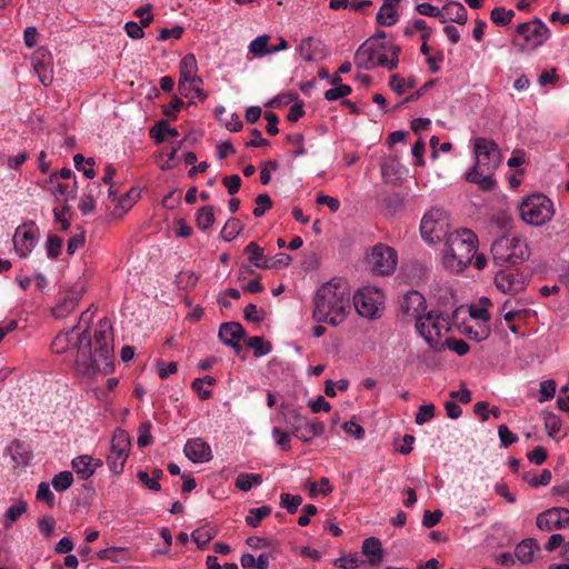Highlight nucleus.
<instances>
[{"instance_id": "nucleus-35", "label": "nucleus", "mask_w": 569, "mask_h": 569, "mask_svg": "<svg viewBox=\"0 0 569 569\" xmlns=\"http://www.w3.org/2000/svg\"><path fill=\"white\" fill-rule=\"evenodd\" d=\"M150 136L157 142H163L168 137H177L178 131L176 128L170 127L166 121H160L150 130Z\"/></svg>"}, {"instance_id": "nucleus-2", "label": "nucleus", "mask_w": 569, "mask_h": 569, "mask_svg": "<svg viewBox=\"0 0 569 569\" xmlns=\"http://www.w3.org/2000/svg\"><path fill=\"white\" fill-rule=\"evenodd\" d=\"M351 310V293L347 282L333 278L321 284L313 298L312 317L332 327L341 325Z\"/></svg>"}, {"instance_id": "nucleus-23", "label": "nucleus", "mask_w": 569, "mask_h": 569, "mask_svg": "<svg viewBox=\"0 0 569 569\" xmlns=\"http://www.w3.org/2000/svg\"><path fill=\"white\" fill-rule=\"evenodd\" d=\"M244 330L238 322H226L219 329V338L227 346L239 350V341L243 337Z\"/></svg>"}, {"instance_id": "nucleus-28", "label": "nucleus", "mask_w": 569, "mask_h": 569, "mask_svg": "<svg viewBox=\"0 0 569 569\" xmlns=\"http://www.w3.org/2000/svg\"><path fill=\"white\" fill-rule=\"evenodd\" d=\"M538 543L535 539L528 538L522 540L516 547V557L521 563H529L533 559L535 551L538 550Z\"/></svg>"}, {"instance_id": "nucleus-4", "label": "nucleus", "mask_w": 569, "mask_h": 569, "mask_svg": "<svg viewBox=\"0 0 569 569\" xmlns=\"http://www.w3.org/2000/svg\"><path fill=\"white\" fill-rule=\"evenodd\" d=\"M472 261L478 270H482L487 266L486 256L478 253L477 234L466 228L449 232L442 249L443 267L451 272L459 273Z\"/></svg>"}, {"instance_id": "nucleus-1", "label": "nucleus", "mask_w": 569, "mask_h": 569, "mask_svg": "<svg viewBox=\"0 0 569 569\" xmlns=\"http://www.w3.org/2000/svg\"><path fill=\"white\" fill-rule=\"evenodd\" d=\"M93 351L86 332L78 333L76 328L59 333L51 343L54 353L76 350L74 372L86 382L94 380L99 375L113 371V330L109 319L99 320L93 335Z\"/></svg>"}, {"instance_id": "nucleus-57", "label": "nucleus", "mask_w": 569, "mask_h": 569, "mask_svg": "<svg viewBox=\"0 0 569 569\" xmlns=\"http://www.w3.org/2000/svg\"><path fill=\"white\" fill-rule=\"evenodd\" d=\"M332 486L328 478H321L319 485L316 482L310 483V496L316 497L317 495L328 496L332 491Z\"/></svg>"}, {"instance_id": "nucleus-46", "label": "nucleus", "mask_w": 569, "mask_h": 569, "mask_svg": "<svg viewBox=\"0 0 569 569\" xmlns=\"http://www.w3.org/2000/svg\"><path fill=\"white\" fill-rule=\"evenodd\" d=\"M292 259L288 253L280 252L273 257L267 258L263 269H280L288 267Z\"/></svg>"}, {"instance_id": "nucleus-37", "label": "nucleus", "mask_w": 569, "mask_h": 569, "mask_svg": "<svg viewBox=\"0 0 569 569\" xmlns=\"http://www.w3.org/2000/svg\"><path fill=\"white\" fill-rule=\"evenodd\" d=\"M79 301L77 296L66 297L60 303H58L52 313L56 318H64L74 310Z\"/></svg>"}, {"instance_id": "nucleus-43", "label": "nucleus", "mask_w": 569, "mask_h": 569, "mask_svg": "<svg viewBox=\"0 0 569 569\" xmlns=\"http://www.w3.org/2000/svg\"><path fill=\"white\" fill-rule=\"evenodd\" d=\"M242 230V224L239 220L229 219L221 230V236L226 241L236 239Z\"/></svg>"}, {"instance_id": "nucleus-34", "label": "nucleus", "mask_w": 569, "mask_h": 569, "mask_svg": "<svg viewBox=\"0 0 569 569\" xmlns=\"http://www.w3.org/2000/svg\"><path fill=\"white\" fill-rule=\"evenodd\" d=\"M416 84L415 77L401 78L398 74H392L389 81L391 90L398 94H403L407 90L415 88Z\"/></svg>"}, {"instance_id": "nucleus-49", "label": "nucleus", "mask_w": 569, "mask_h": 569, "mask_svg": "<svg viewBox=\"0 0 569 569\" xmlns=\"http://www.w3.org/2000/svg\"><path fill=\"white\" fill-rule=\"evenodd\" d=\"M247 345L254 350L258 357L268 355L271 351L270 343L264 341L261 337H250Z\"/></svg>"}, {"instance_id": "nucleus-50", "label": "nucleus", "mask_w": 569, "mask_h": 569, "mask_svg": "<svg viewBox=\"0 0 569 569\" xmlns=\"http://www.w3.org/2000/svg\"><path fill=\"white\" fill-rule=\"evenodd\" d=\"M36 497L39 501L46 502L49 507H52L56 503V497L48 482L42 481L38 485Z\"/></svg>"}, {"instance_id": "nucleus-14", "label": "nucleus", "mask_w": 569, "mask_h": 569, "mask_svg": "<svg viewBox=\"0 0 569 569\" xmlns=\"http://www.w3.org/2000/svg\"><path fill=\"white\" fill-rule=\"evenodd\" d=\"M13 247L20 258H27L39 241V228L34 222L19 226L13 234Z\"/></svg>"}, {"instance_id": "nucleus-21", "label": "nucleus", "mask_w": 569, "mask_h": 569, "mask_svg": "<svg viewBox=\"0 0 569 569\" xmlns=\"http://www.w3.org/2000/svg\"><path fill=\"white\" fill-rule=\"evenodd\" d=\"M101 466L100 459H93L89 455L78 456L71 461L72 469L83 480L89 479Z\"/></svg>"}, {"instance_id": "nucleus-51", "label": "nucleus", "mask_w": 569, "mask_h": 569, "mask_svg": "<svg viewBox=\"0 0 569 569\" xmlns=\"http://www.w3.org/2000/svg\"><path fill=\"white\" fill-rule=\"evenodd\" d=\"M62 249V240L58 236L50 234L48 236L47 242H46V252L47 256L51 259L57 258Z\"/></svg>"}, {"instance_id": "nucleus-13", "label": "nucleus", "mask_w": 569, "mask_h": 569, "mask_svg": "<svg viewBox=\"0 0 569 569\" xmlns=\"http://www.w3.org/2000/svg\"><path fill=\"white\" fill-rule=\"evenodd\" d=\"M130 445L128 432L122 429H117L113 432L110 452L107 457V463L112 473L119 475L123 471L124 463L129 456Z\"/></svg>"}, {"instance_id": "nucleus-12", "label": "nucleus", "mask_w": 569, "mask_h": 569, "mask_svg": "<svg viewBox=\"0 0 569 569\" xmlns=\"http://www.w3.org/2000/svg\"><path fill=\"white\" fill-rule=\"evenodd\" d=\"M448 228V219L441 209L432 208L421 219L420 233L422 239L428 243H437L442 238L446 239Z\"/></svg>"}, {"instance_id": "nucleus-16", "label": "nucleus", "mask_w": 569, "mask_h": 569, "mask_svg": "<svg viewBox=\"0 0 569 569\" xmlns=\"http://www.w3.org/2000/svg\"><path fill=\"white\" fill-rule=\"evenodd\" d=\"M41 187L43 190L50 192L56 201L63 203H68L70 200H73L78 191L76 179L72 181H62L52 176H49Z\"/></svg>"}, {"instance_id": "nucleus-38", "label": "nucleus", "mask_w": 569, "mask_h": 569, "mask_svg": "<svg viewBox=\"0 0 569 569\" xmlns=\"http://www.w3.org/2000/svg\"><path fill=\"white\" fill-rule=\"evenodd\" d=\"M246 253L248 254L249 261L257 268H263L266 264L267 258L263 254V249L259 247L256 242H250L246 249Z\"/></svg>"}, {"instance_id": "nucleus-56", "label": "nucleus", "mask_w": 569, "mask_h": 569, "mask_svg": "<svg viewBox=\"0 0 569 569\" xmlns=\"http://www.w3.org/2000/svg\"><path fill=\"white\" fill-rule=\"evenodd\" d=\"M351 87L350 86H338L332 87L331 89L327 90L325 92V98L328 101H336L338 99L345 98L351 93Z\"/></svg>"}, {"instance_id": "nucleus-45", "label": "nucleus", "mask_w": 569, "mask_h": 569, "mask_svg": "<svg viewBox=\"0 0 569 569\" xmlns=\"http://www.w3.org/2000/svg\"><path fill=\"white\" fill-rule=\"evenodd\" d=\"M515 17V12L512 10H507L503 7H496L492 9L490 18L492 22L498 26H506L511 22Z\"/></svg>"}, {"instance_id": "nucleus-18", "label": "nucleus", "mask_w": 569, "mask_h": 569, "mask_svg": "<svg viewBox=\"0 0 569 569\" xmlns=\"http://www.w3.org/2000/svg\"><path fill=\"white\" fill-rule=\"evenodd\" d=\"M495 284L501 292L512 296L526 288L527 279L515 270L499 271L495 277Z\"/></svg>"}, {"instance_id": "nucleus-31", "label": "nucleus", "mask_w": 569, "mask_h": 569, "mask_svg": "<svg viewBox=\"0 0 569 569\" xmlns=\"http://www.w3.org/2000/svg\"><path fill=\"white\" fill-rule=\"evenodd\" d=\"M26 511L27 502L23 499H20L17 503L9 507L4 512V528H10Z\"/></svg>"}, {"instance_id": "nucleus-17", "label": "nucleus", "mask_w": 569, "mask_h": 569, "mask_svg": "<svg viewBox=\"0 0 569 569\" xmlns=\"http://www.w3.org/2000/svg\"><path fill=\"white\" fill-rule=\"evenodd\" d=\"M536 523L540 530L545 531L569 527V509L551 508L538 515Z\"/></svg>"}, {"instance_id": "nucleus-55", "label": "nucleus", "mask_w": 569, "mask_h": 569, "mask_svg": "<svg viewBox=\"0 0 569 569\" xmlns=\"http://www.w3.org/2000/svg\"><path fill=\"white\" fill-rule=\"evenodd\" d=\"M272 206V201L270 197L266 193L259 194L256 198V208L253 209V214L257 218L262 217L267 210H269Z\"/></svg>"}, {"instance_id": "nucleus-36", "label": "nucleus", "mask_w": 569, "mask_h": 569, "mask_svg": "<svg viewBox=\"0 0 569 569\" xmlns=\"http://www.w3.org/2000/svg\"><path fill=\"white\" fill-rule=\"evenodd\" d=\"M381 173L387 180L399 179L402 176V167L397 159L389 158L381 164Z\"/></svg>"}, {"instance_id": "nucleus-58", "label": "nucleus", "mask_w": 569, "mask_h": 569, "mask_svg": "<svg viewBox=\"0 0 569 569\" xmlns=\"http://www.w3.org/2000/svg\"><path fill=\"white\" fill-rule=\"evenodd\" d=\"M202 82H196L191 80L178 81V91L181 96L188 98L190 100V103H194V97L191 96L192 91L196 87L201 86Z\"/></svg>"}, {"instance_id": "nucleus-22", "label": "nucleus", "mask_w": 569, "mask_h": 569, "mask_svg": "<svg viewBox=\"0 0 569 569\" xmlns=\"http://www.w3.org/2000/svg\"><path fill=\"white\" fill-rule=\"evenodd\" d=\"M540 418L543 422L545 430L551 439L560 441L567 436V432L562 431L563 425L559 416L552 411L543 410L540 413Z\"/></svg>"}, {"instance_id": "nucleus-7", "label": "nucleus", "mask_w": 569, "mask_h": 569, "mask_svg": "<svg viewBox=\"0 0 569 569\" xmlns=\"http://www.w3.org/2000/svg\"><path fill=\"white\" fill-rule=\"evenodd\" d=\"M492 258L499 266H517L528 260L531 252L527 241L519 237H501L491 246Z\"/></svg>"}, {"instance_id": "nucleus-42", "label": "nucleus", "mask_w": 569, "mask_h": 569, "mask_svg": "<svg viewBox=\"0 0 569 569\" xmlns=\"http://www.w3.org/2000/svg\"><path fill=\"white\" fill-rule=\"evenodd\" d=\"M52 487L58 492H63L73 483V475L70 471H61L52 478Z\"/></svg>"}, {"instance_id": "nucleus-63", "label": "nucleus", "mask_w": 569, "mask_h": 569, "mask_svg": "<svg viewBox=\"0 0 569 569\" xmlns=\"http://www.w3.org/2000/svg\"><path fill=\"white\" fill-rule=\"evenodd\" d=\"M272 438L281 450L287 451L290 449V436L286 431H282L279 428H273Z\"/></svg>"}, {"instance_id": "nucleus-33", "label": "nucleus", "mask_w": 569, "mask_h": 569, "mask_svg": "<svg viewBox=\"0 0 569 569\" xmlns=\"http://www.w3.org/2000/svg\"><path fill=\"white\" fill-rule=\"evenodd\" d=\"M249 52L253 57H264L271 54V47H269V36L262 34L253 39L249 44Z\"/></svg>"}, {"instance_id": "nucleus-60", "label": "nucleus", "mask_w": 569, "mask_h": 569, "mask_svg": "<svg viewBox=\"0 0 569 569\" xmlns=\"http://www.w3.org/2000/svg\"><path fill=\"white\" fill-rule=\"evenodd\" d=\"M151 10H152L151 4H146V6L140 7L134 10V16L140 19L139 23L143 28L148 27L153 20V14H152Z\"/></svg>"}, {"instance_id": "nucleus-48", "label": "nucleus", "mask_w": 569, "mask_h": 569, "mask_svg": "<svg viewBox=\"0 0 569 569\" xmlns=\"http://www.w3.org/2000/svg\"><path fill=\"white\" fill-rule=\"evenodd\" d=\"M436 408L432 403H425L418 408L415 421L418 426H422L435 417Z\"/></svg>"}, {"instance_id": "nucleus-10", "label": "nucleus", "mask_w": 569, "mask_h": 569, "mask_svg": "<svg viewBox=\"0 0 569 569\" xmlns=\"http://www.w3.org/2000/svg\"><path fill=\"white\" fill-rule=\"evenodd\" d=\"M522 51H535L550 38V29L540 19H533L517 26L516 30Z\"/></svg>"}, {"instance_id": "nucleus-26", "label": "nucleus", "mask_w": 569, "mask_h": 569, "mask_svg": "<svg viewBox=\"0 0 569 569\" xmlns=\"http://www.w3.org/2000/svg\"><path fill=\"white\" fill-rule=\"evenodd\" d=\"M401 0H386L377 13V22L382 26H393L399 14L397 6Z\"/></svg>"}, {"instance_id": "nucleus-11", "label": "nucleus", "mask_w": 569, "mask_h": 569, "mask_svg": "<svg viewBox=\"0 0 569 569\" xmlns=\"http://www.w3.org/2000/svg\"><path fill=\"white\" fill-rule=\"evenodd\" d=\"M367 262L372 272L389 276L397 268L398 254L390 246L377 243L368 252Z\"/></svg>"}, {"instance_id": "nucleus-61", "label": "nucleus", "mask_w": 569, "mask_h": 569, "mask_svg": "<svg viewBox=\"0 0 569 569\" xmlns=\"http://www.w3.org/2000/svg\"><path fill=\"white\" fill-rule=\"evenodd\" d=\"M151 425L150 422H144L139 427V436L137 439V445L140 448L147 447L152 442V436H151Z\"/></svg>"}, {"instance_id": "nucleus-9", "label": "nucleus", "mask_w": 569, "mask_h": 569, "mask_svg": "<svg viewBox=\"0 0 569 569\" xmlns=\"http://www.w3.org/2000/svg\"><path fill=\"white\" fill-rule=\"evenodd\" d=\"M519 212L526 223L541 226L552 218L555 209L551 200L546 196L532 194L521 202Z\"/></svg>"}, {"instance_id": "nucleus-8", "label": "nucleus", "mask_w": 569, "mask_h": 569, "mask_svg": "<svg viewBox=\"0 0 569 569\" xmlns=\"http://www.w3.org/2000/svg\"><path fill=\"white\" fill-rule=\"evenodd\" d=\"M385 293L375 286H363L353 295V305L357 312L367 319L373 320L382 316L385 309Z\"/></svg>"}, {"instance_id": "nucleus-59", "label": "nucleus", "mask_w": 569, "mask_h": 569, "mask_svg": "<svg viewBox=\"0 0 569 569\" xmlns=\"http://www.w3.org/2000/svg\"><path fill=\"white\" fill-rule=\"evenodd\" d=\"M69 209H70V207L68 203H63L61 209H58V208L53 209L54 220L57 223L60 224L61 230H67L70 226L69 219H68Z\"/></svg>"}, {"instance_id": "nucleus-54", "label": "nucleus", "mask_w": 569, "mask_h": 569, "mask_svg": "<svg viewBox=\"0 0 569 569\" xmlns=\"http://www.w3.org/2000/svg\"><path fill=\"white\" fill-rule=\"evenodd\" d=\"M445 348L455 351L459 356H465L469 351V346L466 341L461 339H452L449 336L446 338Z\"/></svg>"}, {"instance_id": "nucleus-29", "label": "nucleus", "mask_w": 569, "mask_h": 569, "mask_svg": "<svg viewBox=\"0 0 569 569\" xmlns=\"http://www.w3.org/2000/svg\"><path fill=\"white\" fill-rule=\"evenodd\" d=\"M320 41L313 38L303 39L299 47L298 52L305 61H312L318 59L320 52Z\"/></svg>"}, {"instance_id": "nucleus-20", "label": "nucleus", "mask_w": 569, "mask_h": 569, "mask_svg": "<svg viewBox=\"0 0 569 569\" xmlns=\"http://www.w3.org/2000/svg\"><path fill=\"white\" fill-rule=\"evenodd\" d=\"M426 309V299L425 297L416 291H408L401 301V310L408 317L418 319L419 316H423L422 313Z\"/></svg>"}, {"instance_id": "nucleus-30", "label": "nucleus", "mask_w": 569, "mask_h": 569, "mask_svg": "<svg viewBox=\"0 0 569 569\" xmlns=\"http://www.w3.org/2000/svg\"><path fill=\"white\" fill-rule=\"evenodd\" d=\"M138 197L139 193L134 189L129 190L124 196L118 199L117 206L112 214L114 217L121 218L132 208Z\"/></svg>"}, {"instance_id": "nucleus-44", "label": "nucleus", "mask_w": 569, "mask_h": 569, "mask_svg": "<svg viewBox=\"0 0 569 569\" xmlns=\"http://www.w3.org/2000/svg\"><path fill=\"white\" fill-rule=\"evenodd\" d=\"M9 453L17 465H26L30 459L29 451L20 442L12 443L9 448Z\"/></svg>"}, {"instance_id": "nucleus-6", "label": "nucleus", "mask_w": 569, "mask_h": 569, "mask_svg": "<svg viewBox=\"0 0 569 569\" xmlns=\"http://www.w3.org/2000/svg\"><path fill=\"white\" fill-rule=\"evenodd\" d=\"M379 39H368L355 54V63L361 69L383 67L392 70L398 64L400 48L396 43L380 44Z\"/></svg>"}, {"instance_id": "nucleus-3", "label": "nucleus", "mask_w": 569, "mask_h": 569, "mask_svg": "<svg viewBox=\"0 0 569 569\" xmlns=\"http://www.w3.org/2000/svg\"><path fill=\"white\" fill-rule=\"evenodd\" d=\"M441 310H431L419 316L416 329L423 340L435 350L445 349V341L451 330V318L448 312L455 308L453 295L449 288L437 287L431 291Z\"/></svg>"}, {"instance_id": "nucleus-25", "label": "nucleus", "mask_w": 569, "mask_h": 569, "mask_svg": "<svg viewBox=\"0 0 569 569\" xmlns=\"http://www.w3.org/2000/svg\"><path fill=\"white\" fill-rule=\"evenodd\" d=\"M196 81L203 82L202 78L198 76V62L192 53L186 54L179 64V81Z\"/></svg>"}, {"instance_id": "nucleus-52", "label": "nucleus", "mask_w": 569, "mask_h": 569, "mask_svg": "<svg viewBox=\"0 0 569 569\" xmlns=\"http://www.w3.org/2000/svg\"><path fill=\"white\" fill-rule=\"evenodd\" d=\"M539 402H545L547 400H550L555 397L556 393V382L552 379L543 380L540 382V389H539Z\"/></svg>"}, {"instance_id": "nucleus-32", "label": "nucleus", "mask_w": 569, "mask_h": 569, "mask_svg": "<svg viewBox=\"0 0 569 569\" xmlns=\"http://www.w3.org/2000/svg\"><path fill=\"white\" fill-rule=\"evenodd\" d=\"M262 483V477L258 473H239L236 479V487L241 491H249Z\"/></svg>"}, {"instance_id": "nucleus-62", "label": "nucleus", "mask_w": 569, "mask_h": 569, "mask_svg": "<svg viewBox=\"0 0 569 569\" xmlns=\"http://www.w3.org/2000/svg\"><path fill=\"white\" fill-rule=\"evenodd\" d=\"M498 436L500 439V443L502 447H509L510 445L517 442L518 437L509 430L506 425H501L498 428Z\"/></svg>"}, {"instance_id": "nucleus-40", "label": "nucleus", "mask_w": 569, "mask_h": 569, "mask_svg": "<svg viewBox=\"0 0 569 569\" xmlns=\"http://www.w3.org/2000/svg\"><path fill=\"white\" fill-rule=\"evenodd\" d=\"M214 222L213 208L210 206L202 207L198 210L196 223L201 230L209 229Z\"/></svg>"}, {"instance_id": "nucleus-24", "label": "nucleus", "mask_w": 569, "mask_h": 569, "mask_svg": "<svg viewBox=\"0 0 569 569\" xmlns=\"http://www.w3.org/2000/svg\"><path fill=\"white\" fill-rule=\"evenodd\" d=\"M362 555L367 557L370 566H378L383 560V549L381 542L376 537L366 538L362 541Z\"/></svg>"}, {"instance_id": "nucleus-39", "label": "nucleus", "mask_w": 569, "mask_h": 569, "mask_svg": "<svg viewBox=\"0 0 569 569\" xmlns=\"http://www.w3.org/2000/svg\"><path fill=\"white\" fill-rule=\"evenodd\" d=\"M271 513V508L268 506H262L259 508H252L249 510L246 517V523L249 527L256 528L260 525V522L267 518Z\"/></svg>"}, {"instance_id": "nucleus-53", "label": "nucleus", "mask_w": 569, "mask_h": 569, "mask_svg": "<svg viewBox=\"0 0 569 569\" xmlns=\"http://www.w3.org/2000/svg\"><path fill=\"white\" fill-rule=\"evenodd\" d=\"M416 9L420 14L438 18L441 22H445V16L442 13V9L440 10L436 6H432L428 2H422V3H419Z\"/></svg>"}, {"instance_id": "nucleus-64", "label": "nucleus", "mask_w": 569, "mask_h": 569, "mask_svg": "<svg viewBox=\"0 0 569 569\" xmlns=\"http://www.w3.org/2000/svg\"><path fill=\"white\" fill-rule=\"evenodd\" d=\"M342 428L347 435L353 437L355 439H362L365 436L363 428L352 420L345 422Z\"/></svg>"}, {"instance_id": "nucleus-41", "label": "nucleus", "mask_w": 569, "mask_h": 569, "mask_svg": "<svg viewBox=\"0 0 569 569\" xmlns=\"http://www.w3.org/2000/svg\"><path fill=\"white\" fill-rule=\"evenodd\" d=\"M73 162L77 170L82 171L87 178L92 179L96 176L92 158H84L81 153H77L73 156Z\"/></svg>"}, {"instance_id": "nucleus-15", "label": "nucleus", "mask_w": 569, "mask_h": 569, "mask_svg": "<svg viewBox=\"0 0 569 569\" xmlns=\"http://www.w3.org/2000/svg\"><path fill=\"white\" fill-rule=\"evenodd\" d=\"M291 425V433L303 442H310L325 431V425L320 421H310L299 412H293Z\"/></svg>"}, {"instance_id": "nucleus-5", "label": "nucleus", "mask_w": 569, "mask_h": 569, "mask_svg": "<svg viewBox=\"0 0 569 569\" xmlns=\"http://www.w3.org/2000/svg\"><path fill=\"white\" fill-rule=\"evenodd\" d=\"M471 148L475 162L466 172V180L481 191H490L497 186L495 173L501 162L500 149L493 140L483 137L472 139Z\"/></svg>"}, {"instance_id": "nucleus-47", "label": "nucleus", "mask_w": 569, "mask_h": 569, "mask_svg": "<svg viewBox=\"0 0 569 569\" xmlns=\"http://www.w3.org/2000/svg\"><path fill=\"white\" fill-rule=\"evenodd\" d=\"M302 503L301 496L290 495V493H281L280 495V506L289 513H295L299 506Z\"/></svg>"}, {"instance_id": "nucleus-19", "label": "nucleus", "mask_w": 569, "mask_h": 569, "mask_svg": "<svg viewBox=\"0 0 569 569\" xmlns=\"http://www.w3.org/2000/svg\"><path fill=\"white\" fill-rule=\"evenodd\" d=\"M183 452L193 463H203L212 459L209 443L201 438L189 439L184 445Z\"/></svg>"}, {"instance_id": "nucleus-27", "label": "nucleus", "mask_w": 569, "mask_h": 569, "mask_svg": "<svg viewBox=\"0 0 569 569\" xmlns=\"http://www.w3.org/2000/svg\"><path fill=\"white\" fill-rule=\"evenodd\" d=\"M442 13L445 16V22L451 20L452 22L465 24L468 19L467 10L460 2H448L443 6Z\"/></svg>"}]
</instances>
